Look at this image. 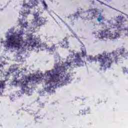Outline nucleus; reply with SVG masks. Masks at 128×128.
<instances>
[{
    "instance_id": "1",
    "label": "nucleus",
    "mask_w": 128,
    "mask_h": 128,
    "mask_svg": "<svg viewBox=\"0 0 128 128\" xmlns=\"http://www.w3.org/2000/svg\"><path fill=\"white\" fill-rule=\"evenodd\" d=\"M54 69L50 70H48L45 72V74H47L48 76H50V78H44V76L42 74L36 75L33 74L32 76H28L26 77L25 79H22L20 80V84L22 86V90L24 92H30V88L28 86L29 82L33 84H40L44 80L45 84H48L49 86L45 88V90L48 92H52L54 88L56 86V84H58V86H64L70 80V74H66L65 66H60L58 64L54 66ZM53 74H52V72Z\"/></svg>"
},
{
    "instance_id": "2",
    "label": "nucleus",
    "mask_w": 128,
    "mask_h": 128,
    "mask_svg": "<svg viewBox=\"0 0 128 128\" xmlns=\"http://www.w3.org/2000/svg\"><path fill=\"white\" fill-rule=\"evenodd\" d=\"M24 33H20L16 34V36H9L8 40L9 41H1V44H6V46L10 48V46L15 48L18 50H22L23 52L28 48V50H32L34 46H36V43L32 42V38L30 40H24V37L22 35Z\"/></svg>"
},
{
    "instance_id": "3",
    "label": "nucleus",
    "mask_w": 128,
    "mask_h": 128,
    "mask_svg": "<svg viewBox=\"0 0 128 128\" xmlns=\"http://www.w3.org/2000/svg\"><path fill=\"white\" fill-rule=\"evenodd\" d=\"M124 54V48H118L112 53L106 54V52H104L102 55H99L98 57V61L101 66H104L106 68H110L112 63L117 64L120 60L118 56L120 54Z\"/></svg>"
},
{
    "instance_id": "4",
    "label": "nucleus",
    "mask_w": 128,
    "mask_h": 128,
    "mask_svg": "<svg viewBox=\"0 0 128 128\" xmlns=\"http://www.w3.org/2000/svg\"><path fill=\"white\" fill-rule=\"evenodd\" d=\"M100 36L102 38H109V40H115V38L120 36V34L116 32L112 34V32L110 30L106 29L101 32Z\"/></svg>"
},
{
    "instance_id": "5",
    "label": "nucleus",
    "mask_w": 128,
    "mask_h": 128,
    "mask_svg": "<svg viewBox=\"0 0 128 128\" xmlns=\"http://www.w3.org/2000/svg\"><path fill=\"white\" fill-rule=\"evenodd\" d=\"M34 18L32 20L33 23L36 24L38 26H40L46 22V19L44 18H38L40 14L38 12L34 13Z\"/></svg>"
},
{
    "instance_id": "6",
    "label": "nucleus",
    "mask_w": 128,
    "mask_h": 128,
    "mask_svg": "<svg viewBox=\"0 0 128 128\" xmlns=\"http://www.w3.org/2000/svg\"><path fill=\"white\" fill-rule=\"evenodd\" d=\"M9 72L12 73L14 72L12 76L14 78H15V80H14L12 82L13 84L16 86L18 84H20V82L16 80V78H18V74L16 72H18V69L14 68V66H11L9 68Z\"/></svg>"
},
{
    "instance_id": "7",
    "label": "nucleus",
    "mask_w": 128,
    "mask_h": 128,
    "mask_svg": "<svg viewBox=\"0 0 128 128\" xmlns=\"http://www.w3.org/2000/svg\"><path fill=\"white\" fill-rule=\"evenodd\" d=\"M32 40V42H34L36 44V45L33 47L32 49V50H33L34 49V48H36H36H40V50H46L48 48V50H50V48H48V46L46 45V43H43L40 44V46H37L38 44H38H36V40H33L32 38L30 37L29 39H27L26 40Z\"/></svg>"
},
{
    "instance_id": "8",
    "label": "nucleus",
    "mask_w": 128,
    "mask_h": 128,
    "mask_svg": "<svg viewBox=\"0 0 128 128\" xmlns=\"http://www.w3.org/2000/svg\"><path fill=\"white\" fill-rule=\"evenodd\" d=\"M80 53H76L75 54V57L77 62V66H83L84 64V62L82 60V59L80 58Z\"/></svg>"
},
{
    "instance_id": "9",
    "label": "nucleus",
    "mask_w": 128,
    "mask_h": 128,
    "mask_svg": "<svg viewBox=\"0 0 128 128\" xmlns=\"http://www.w3.org/2000/svg\"><path fill=\"white\" fill-rule=\"evenodd\" d=\"M70 42L68 41V38L66 37L63 39V40L60 42V46L62 48H70Z\"/></svg>"
},
{
    "instance_id": "10",
    "label": "nucleus",
    "mask_w": 128,
    "mask_h": 128,
    "mask_svg": "<svg viewBox=\"0 0 128 128\" xmlns=\"http://www.w3.org/2000/svg\"><path fill=\"white\" fill-rule=\"evenodd\" d=\"M88 16H91V18L92 20H94V18H96V9H89L88 10Z\"/></svg>"
},
{
    "instance_id": "11",
    "label": "nucleus",
    "mask_w": 128,
    "mask_h": 128,
    "mask_svg": "<svg viewBox=\"0 0 128 128\" xmlns=\"http://www.w3.org/2000/svg\"><path fill=\"white\" fill-rule=\"evenodd\" d=\"M67 66H70L72 68H76V66H78L76 58L74 60H72L70 62L67 63Z\"/></svg>"
},
{
    "instance_id": "12",
    "label": "nucleus",
    "mask_w": 128,
    "mask_h": 128,
    "mask_svg": "<svg viewBox=\"0 0 128 128\" xmlns=\"http://www.w3.org/2000/svg\"><path fill=\"white\" fill-rule=\"evenodd\" d=\"M23 6L24 8H34V4H32V2H29L28 4L24 3L23 4Z\"/></svg>"
},
{
    "instance_id": "13",
    "label": "nucleus",
    "mask_w": 128,
    "mask_h": 128,
    "mask_svg": "<svg viewBox=\"0 0 128 128\" xmlns=\"http://www.w3.org/2000/svg\"><path fill=\"white\" fill-rule=\"evenodd\" d=\"M24 20H22L20 21L19 24L21 26L22 28H27L28 26V22L22 23Z\"/></svg>"
},
{
    "instance_id": "14",
    "label": "nucleus",
    "mask_w": 128,
    "mask_h": 128,
    "mask_svg": "<svg viewBox=\"0 0 128 128\" xmlns=\"http://www.w3.org/2000/svg\"><path fill=\"white\" fill-rule=\"evenodd\" d=\"M82 58H84L86 56V48H82Z\"/></svg>"
},
{
    "instance_id": "15",
    "label": "nucleus",
    "mask_w": 128,
    "mask_h": 128,
    "mask_svg": "<svg viewBox=\"0 0 128 128\" xmlns=\"http://www.w3.org/2000/svg\"><path fill=\"white\" fill-rule=\"evenodd\" d=\"M84 110L85 112V114H90V108L88 107H87L84 109Z\"/></svg>"
},
{
    "instance_id": "16",
    "label": "nucleus",
    "mask_w": 128,
    "mask_h": 128,
    "mask_svg": "<svg viewBox=\"0 0 128 128\" xmlns=\"http://www.w3.org/2000/svg\"><path fill=\"white\" fill-rule=\"evenodd\" d=\"M38 108H44V103L39 102Z\"/></svg>"
},
{
    "instance_id": "17",
    "label": "nucleus",
    "mask_w": 128,
    "mask_h": 128,
    "mask_svg": "<svg viewBox=\"0 0 128 128\" xmlns=\"http://www.w3.org/2000/svg\"><path fill=\"white\" fill-rule=\"evenodd\" d=\"M103 18H104V16H102V14H100L98 17L97 18V20L99 22H100L102 20Z\"/></svg>"
},
{
    "instance_id": "18",
    "label": "nucleus",
    "mask_w": 128,
    "mask_h": 128,
    "mask_svg": "<svg viewBox=\"0 0 128 128\" xmlns=\"http://www.w3.org/2000/svg\"><path fill=\"white\" fill-rule=\"evenodd\" d=\"M4 90V82L0 81V89Z\"/></svg>"
},
{
    "instance_id": "19",
    "label": "nucleus",
    "mask_w": 128,
    "mask_h": 128,
    "mask_svg": "<svg viewBox=\"0 0 128 128\" xmlns=\"http://www.w3.org/2000/svg\"><path fill=\"white\" fill-rule=\"evenodd\" d=\"M34 120L36 122H40V116H36L34 118Z\"/></svg>"
},
{
    "instance_id": "20",
    "label": "nucleus",
    "mask_w": 128,
    "mask_h": 128,
    "mask_svg": "<svg viewBox=\"0 0 128 128\" xmlns=\"http://www.w3.org/2000/svg\"><path fill=\"white\" fill-rule=\"evenodd\" d=\"M42 4H44V8H45V10H48V5L44 0L42 2Z\"/></svg>"
},
{
    "instance_id": "21",
    "label": "nucleus",
    "mask_w": 128,
    "mask_h": 128,
    "mask_svg": "<svg viewBox=\"0 0 128 128\" xmlns=\"http://www.w3.org/2000/svg\"><path fill=\"white\" fill-rule=\"evenodd\" d=\"M80 116H84V114H86L84 110H80Z\"/></svg>"
},
{
    "instance_id": "22",
    "label": "nucleus",
    "mask_w": 128,
    "mask_h": 128,
    "mask_svg": "<svg viewBox=\"0 0 128 128\" xmlns=\"http://www.w3.org/2000/svg\"><path fill=\"white\" fill-rule=\"evenodd\" d=\"M50 50H52V52H54L56 50V45H53L50 48Z\"/></svg>"
},
{
    "instance_id": "23",
    "label": "nucleus",
    "mask_w": 128,
    "mask_h": 128,
    "mask_svg": "<svg viewBox=\"0 0 128 128\" xmlns=\"http://www.w3.org/2000/svg\"><path fill=\"white\" fill-rule=\"evenodd\" d=\"M74 18H78V16H80V12H78L74 15Z\"/></svg>"
},
{
    "instance_id": "24",
    "label": "nucleus",
    "mask_w": 128,
    "mask_h": 128,
    "mask_svg": "<svg viewBox=\"0 0 128 128\" xmlns=\"http://www.w3.org/2000/svg\"><path fill=\"white\" fill-rule=\"evenodd\" d=\"M122 70H123L124 72H127V74H128V70L126 69V68L123 67Z\"/></svg>"
},
{
    "instance_id": "25",
    "label": "nucleus",
    "mask_w": 128,
    "mask_h": 128,
    "mask_svg": "<svg viewBox=\"0 0 128 128\" xmlns=\"http://www.w3.org/2000/svg\"><path fill=\"white\" fill-rule=\"evenodd\" d=\"M4 76H10V72H4Z\"/></svg>"
},
{
    "instance_id": "26",
    "label": "nucleus",
    "mask_w": 128,
    "mask_h": 128,
    "mask_svg": "<svg viewBox=\"0 0 128 128\" xmlns=\"http://www.w3.org/2000/svg\"><path fill=\"white\" fill-rule=\"evenodd\" d=\"M124 34H125L126 36H128V30H124Z\"/></svg>"
},
{
    "instance_id": "27",
    "label": "nucleus",
    "mask_w": 128,
    "mask_h": 128,
    "mask_svg": "<svg viewBox=\"0 0 128 128\" xmlns=\"http://www.w3.org/2000/svg\"><path fill=\"white\" fill-rule=\"evenodd\" d=\"M118 18H120V20L118 21V22H122V16H118Z\"/></svg>"
},
{
    "instance_id": "28",
    "label": "nucleus",
    "mask_w": 128,
    "mask_h": 128,
    "mask_svg": "<svg viewBox=\"0 0 128 128\" xmlns=\"http://www.w3.org/2000/svg\"><path fill=\"white\" fill-rule=\"evenodd\" d=\"M118 30H121L120 27H118Z\"/></svg>"
},
{
    "instance_id": "29",
    "label": "nucleus",
    "mask_w": 128,
    "mask_h": 128,
    "mask_svg": "<svg viewBox=\"0 0 128 128\" xmlns=\"http://www.w3.org/2000/svg\"><path fill=\"white\" fill-rule=\"evenodd\" d=\"M28 14H30V11L28 10Z\"/></svg>"
},
{
    "instance_id": "30",
    "label": "nucleus",
    "mask_w": 128,
    "mask_h": 128,
    "mask_svg": "<svg viewBox=\"0 0 128 128\" xmlns=\"http://www.w3.org/2000/svg\"><path fill=\"white\" fill-rule=\"evenodd\" d=\"M86 100V98H84L82 100Z\"/></svg>"
}]
</instances>
